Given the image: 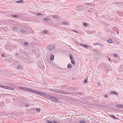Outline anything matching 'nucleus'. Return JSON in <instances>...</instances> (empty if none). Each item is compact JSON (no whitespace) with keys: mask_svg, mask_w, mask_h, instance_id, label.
<instances>
[{"mask_svg":"<svg viewBox=\"0 0 123 123\" xmlns=\"http://www.w3.org/2000/svg\"><path fill=\"white\" fill-rule=\"evenodd\" d=\"M107 42L109 43H111L112 42V40L111 39H109L108 40Z\"/></svg>","mask_w":123,"mask_h":123,"instance_id":"nucleus-17","label":"nucleus"},{"mask_svg":"<svg viewBox=\"0 0 123 123\" xmlns=\"http://www.w3.org/2000/svg\"><path fill=\"white\" fill-rule=\"evenodd\" d=\"M68 68L69 69H70L72 67V65L71 63H69L67 65Z\"/></svg>","mask_w":123,"mask_h":123,"instance_id":"nucleus-14","label":"nucleus"},{"mask_svg":"<svg viewBox=\"0 0 123 123\" xmlns=\"http://www.w3.org/2000/svg\"><path fill=\"white\" fill-rule=\"evenodd\" d=\"M11 16L13 17H17L18 18H19L20 17V16L18 15H11Z\"/></svg>","mask_w":123,"mask_h":123,"instance_id":"nucleus-13","label":"nucleus"},{"mask_svg":"<svg viewBox=\"0 0 123 123\" xmlns=\"http://www.w3.org/2000/svg\"><path fill=\"white\" fill-rule=\"evenodd\" d=\"M50 90L55 92H57L60 93L62 94H69L70 93L68 92H66L61 90L60 89H53L50 88L49 89Z\"/></svg>","mask_w":123,"mask_h":123,"instance_id":"nucleus-2","label":"nucleus"},{"mask_svg":"<svg viewBox=\"0 0 123 123\" xmlns=\"http://www.w3.org/2000/svg\"><path fill=\"white\" fill-rule=\"evenodd\" d=\"M82 92H78L77 93V95H79L80 94H82Z\"/></svg>","mask_w":123,"mask_h":123,"instance_id":"nucleus-33","label":"nucleus"},{"mask_svg":"<svg viewBox=\"0 0 123 123\" xmlns=\"http://www.w3.org/2000/svg\"><path fill=\"white\" fill-rule=\"evenodd\" d=\"M42 15V14L41 13H38L36 14V15L37 16H40V15Z\"/></svg>","mask_w":123,"mask_h":123,"instance_id":"nucleus-25","label":"nucleus"},{"mask_svg":"<svg viewBox=\"0 0 123 123\" xmlns=\"http://www.w3.org/2000/svg\"><path fill=\"white\" fill-rule=\"evenodd\" d=\"M11 115V114H8V116H9V117H12V116H11L10 115Z\"/></svg>","mask_w":123,"mask_h":123,"instance_id":"nucleus-39","label":"nucleus"},{"mask_svg":"<svg viewBox=\"0 0 123 123\" xmlns=\"http://www.w3.org/2000/svg\"><path fill=\"white\" fill-rule=\"evenodd\" d=\"M105 97L106 98H107L108 97V95L107 94H106L105 95Z\"/></svg>","mask_w":123,"mask_h":123,"instance_id":"nucleus-37","label":"nucleus"},{"mask_svg":"<svg viewBox=\"0 0 123 123\" xmlns=\"http://www.w3.org/2000/svg\"><path fill=\"white\" fill-rule=\"evenodd\" d=\"M78 96V97H80V96Z\"/></svg>","mask_w":123,"mask_h":123,"instance_id":"nucleus-47","label":"nucleus"},{"mask_svg":"<svg viewBox=\"0 0 123 123\" xmlns=\"http://www.w3.org/2000/svg\"><path fill=\"white\" fill-rule=\"evenodd\" d=\"M80 45L81 46L83 47H84L86 48H88L89 47V46L87 45L82 44H80Z\"/></svg>","mask_w":123,"mask_h":123,"instance_id":"nucleus-7","label":"nucleus"},{"mask_svg":"<svg viewBox=\"0 0 123 123\" xmlns=\"http://www.w3.org/2000/svg\"><path fill=\"white\" fill-rule=\"evenodd\" d=\"M69 56L70 59H71V60H72L73 59L72 55H71V54H69Z\"/></svg>","mask_w":123,"mask_h":123,"instance_id":"nucleus-18","label":"nucleus"},{"mask_svg":"<svg viewBox=\"0 0 123 123\" xmlns=\"http://www.w3.org/2000/svg\"><path fill=\"white\" fill-rule=\"evenodd\" d=\"M19 88L21 89L22 90L25 91H26L27 87H25L23 86H19Z\"/></svg>","mask_w":123,"mask_h":123,"instance_id":"nucleus-6","label":"nucleus"},{"mask_svg":"<svg viewBox=\"0 0 123 123\" xmlns=\"http://www.w3.org/2000/svg\"><path fill=\"white\" fill-rule=\"evenodd\" d=\"M25 105L26 106V107H28V104H26V105Z\"/></svg>","mask_w":123,"mask_h":123,"instance_id":"nucleus-42","label":"nucleus"},{"mask_svg":"<svg viewBox=\"0 0 123 123\" xmlns=\"http://www.w3.org/2000/svg\"><path fill=\"white\" fill-rule=\"evenodd\" d=\"M4 106V104L3 102H1L0 103V107H2Z\"/></svg>","mask_w":123,"mask_h":123,"instance_id":"nucleus-12","label":"nucleus"},{"mask_svg":"<svg viewBox=\"0 0 123 123\" xmlns=\"http://www.w3.org/2000/svg\"><path fill=\"white\" fill-rule=\"evenodd\" d=\"M16 55H18V54H17V53H16Z\"/></svg>","mask_w":123,"mask_h":123,"instance_id":"nucleus-45","label":"nucleus"},{"mask_svg":"<svg viewBox=\"0 0 123 123\" xmlns=\"http://www.w3.org/2000/svg\"><path fill=\"white\" fill-rule=\"evenodd\" d=\"M83 25L85 27H86L87 25L86 23H84L83 24Z\"/></svg>","mask_w":123,"mask_h":123,"instance_id":"nucleus-31","label":"nucleus"},{"mask_svg":"<svg viewBox=\"0 0 123 123\" xmlns=\"http://www.w3.org/2000/svg\"><path fill=\"white\" fill-rule=\"evenodd\" d=\"M87 79H85L84 81V83H87Z\"/></svg>","mask_w":123,"mask_h":123,"instance_id":"nucleus-30","label":"nucleus"},{"mask_svg":"<svg viewBox=\"0 0 123 123\" xmlns=\"http://www.w3.org/2000/svg\"><path fill=\"white\" fill-rule=\"evenodd\" d=\"M53 123H59V122H57V121H55V120H53Z\"/></svg>","mask_w":123,"mask_h":123,"instance_id":"nucleus-32","label":"nucleus"},{"mask_svg":"<svg viewBox=\"0 0 123 123\" xmlns=\"http://www.w3.org/2000/svg\"><path fill=\"white\" fill-rule=\"evenodd\" d=\"M71 62L72 64H75L74 62L73 59L72 60H71Z\"/></svg>","mask_w":123,"mask_h":123,"instance_id":"nucleus-24","label":"nucleus"},{"mask_svg":"<svg viewBox=\"0 0 123 123\" xmlns=\"http://www.w3.org/2000/svg\"><path fill=\"white\" fill-rule=\"evenodd\" d=\"M60 17L57 15H54L53 16V18H59Z\"/></svg>","mask_w":123,"mask_h":123,"instance_id":"nucleus-10","label":"nucleus"},{"mask_svg":"<svg viewBox=\"0 0 123 123\" xmlns=\"http://www.w3.org/2000/svg\"><path fill=\"white\" fill-rule=\"evenodd\" d=\"M74 31H75V32H76V33H77L78 32H77V31H75V30H74Z\"/></svg>","mask_w":123,"mask_h":123,"instance_id":"nucleus-43","label":"nucleus"},{"mask_svg":"<svg viewBox=\"0 0 123 123\" xmlns=\"http://www.w3.org/2000/svg\"><path fill=\"white\" fill-rule=\"evenodd\" d=\"M23 0H19L18 1H17L16 2V3H21L23 2Z\"/></svg>","mask_w":123,"mask_h":123,"instance_id":"nucleus-19","label":"nucleus"},{"mask_svg":"<svg viewBox=\"0 0 123 123\" xmlns=\"http://www.w3.org/2000/svg\"><path fill=\"white\" fill-rule=\"evenodd\" d=\"M20 31L22 33H24L25 32V31L24 29H20Z\"/></svg>","mask_w":123,"mask_h":123,"instance_id":"nucleus-15","label":"nucleus"},{"mask_svg":"<svg viewBox=\"0 0 123 123\" xmlns=\"http://www.w3.org/2000/svg\"><path fill=\"white\" fill-rule=\"evenodd\" d=\"M46 122L47 123H52L51 121L49 120H47Z\"/></svg>","mask_w":123,"mask_h":123,"instance_id":"nucleus-27","label":"nucleus"},{"mask_svg":"<svg viewBox=\"0 0 123 123\" xmlns=\"http://www.w3.org/2000/svg\"><path fill=\"white\" fill-rule=\"evenodd\" d=\"M18 28V27L17 26L13 28V29L14 30H16Z\"/></svg>","mask_w":123,"mask_h":123,"instance_id":"nucleus-26","label":"nucleus"},{"mask_svg":"<svg viewBox=\"0 0 123 123\" xmlns=\"http://www.w3.org/2000/svg\"><path fill=\"white\" fill-rule=\"evenodd\" d=\"M110 116L111 117H112V118H113L114 119H116L118 120V119L114 115H110Z\"/></svg>","mask_w":123,"mask_h":123,"instance_id":"nucleus-16","label":"nucleus"},{"mask_svg":"<svg viewBox=\"0 0 123 123\" xmlns=\"http://www.w3.org/2000/svg\"><path fill=\"white\" fill-rule=\"evenodd\" d=\"M80 123H85V122L84 121H81L80 122Z\"/></svg>","mask_w":123,"mask_h":123,"instance_id":"nucleus-38","label":"nucleus"},{"mask_svg":"<svg viewBox=\"0 0 123 123\" xmlns=\"http://www.w3.org/2000/svg\"><path fill=\"white\" fill-rule=\"evenodd\" d=\"M0 87L2 88H4L6 89V87L7 86H5L2 85H0Z\"/></svg>","mask_w":123,"mask_h":123,"instance_id":"nucleus-21","label":"nucleus"},{"mask_svg":"<svg viewBox=\"0 0 123 123\" xmlns=\"http://www.w3.org/2000/svg\"><path fill=\"white\" fill-rule=\"evenodd\" d=\"M87 8V7L85 6H82L78 7H77V9L80 11H81L83 10L84 8L86 9Z\"/></svg>","mask_w":123,"mask_h":123,"instance_id":"nucleus-4","label":"nucleus"},{"mask_svg":"<svg viewBox=\"0 0 123 123\" xmlns=\"http://www.w3.org/2000/svg\"><path fill=\"white\" fill-rule=\"evenodd\" d=\"M36 110L37 111L39 112L40 110L39 108H37L36 109Z\"/></svg>","mask_w":123,"mask_h":123,"instance_id":"nucleus-34","label":"nucleus"},{"mask_svg":"<svg viewBox=\"0 0 123 123\" xmlns=\"http://www.w3.org/2000/svg\"><path fill=\"white\" fill-rule=\"evenodd\" d=\"M114 56L115 57H116L117 56V55L116 53H115L114 54Z\"/></svg>","mask_w":123,"mask_h":123,"instance_id":"nucleus-36","label":"nucleus"},{"mask_svg":"<svg viewBox=\"0 0 123 123\" xmlns=\"http://www.w3.org/2000/svg\"><path fill=\"white\" fill-rule=\"evenodd\" d=\"M55 48V46L53 44L50 45L48 46V49L49 50H53Z\"/></svg>","mask_w":123,"mask_h":123,"instance_id":"nucleus-3","label":"nucleus"},{"mask_svg":"<svg viewBox=\"0 0 123 123\" xmlns=\"http://www.w3.org/2000/svg\"><path fill=\"white\" fill-rule=\"evenodd\" d=\"M108 59H109V60L110 61V58H108Z\"/></svg>","mask_w":123,"mask_h":123,"instance_id":"nucleus-46","label":"nucleus"},{"mask_svg":"<svg viewBox=\"0 0 123 123\" xmlns=\"http://www.w3.org/2000/svg\"><path fill=\"white\" fill-rule=\"evenodd\" d=\"M90 5L91 6H93V4L92 3H85V5Z\"/></svg>","mask_w":123,"mask_h":123,"instance_id":"nucleus-22","label":"nucleus"},{"mask_svg":"<svg viewBox=\"0 0 123 123\" xmlns=\"http://www.w3.org/2000/svg\"><path fill=\"white\" fill-rule=\"evenodd\" d=\"M100 45V46H104V45H103V44H102L101 45H100H100Z\"/></svg>","mask_w":123,"mask_h":123,"instance_id":"nucleus-44","label":"nucleus"},{"mask_svg":"<svg viewBox=\"0 0 123 123\" xmlns=\"http://www.w3.org/2000/svg\"><path fill=\"white\" fill-rule=\"evenodd\" d=\"M6 89L13 90L15 89L13 88L8 86H7V87H6Z\"/></svg>","mask_w":123,"mask_h":123,"instance_id":"nucleus-9","label":"nucleus"},{"mask_svg":"<svg viewBox=\"0 0 123 123\" xmlns=\"http://www.w3.org/2000/svg\"><path fill=\"white\" fill-rule=\"evenodd\" d=\"M28 43L27 42H25L24 43V44L25 45H27L28 44Z\"/></svg>","mask_w":123,"mask_h":123,"instance_id":"nucleus-28","label":"nucleus"},{"mask_svg":"<svg viewBox=\"0 0 123 123\" xmlns=\"http://www.w3.org/2000/svg\"><path fill=\"white\" fill-rule=\"evenodd\" d=\"M43 20H44L45 21H49V18H44Z\"/></svg>","mask_w":123,"mask_h":123,"instance_id":"nucleus-20","label":"nucleus"},{"mask_svg":"<svg viewBox=\"0 0 123 123\" xmlns=\"http://www.w3.org/2000/svg\"><path fill=\"white\" fill-rule=\"evenodd\" d=\"M48 32L47 31H43V33L44 34H46Z\"/></svg>","mask_w":123,"mask_h":123,"instance_id":"nucleus-35","label":"nucleus"},{"mask_svg":"<svg viewBox=\"0 0 123 123\" xmlns=\"http://www.w3.org/2000/svg\"><path fill=\"white\" fill-rule=\"evenodd\" d=\"M4 54H3V53L2 54H1V56H2V57H4Z\"/></svg>","mask_w":123,"mask_h":123,"instance_id":"nucleus-40","label":"nucleus"},{"mask_svg":"<svg viewBox=\"0 0 123 123\" xmlns=\"http://www.w3.org/2000/svg\"><path fill=\"white\" fill-rule=\"evenodd\" d=\"M68 23V22H63L62 23V24H64L65 25H66Z\"/></svg>","mask_w":123,"mask_h":123,"instance_id":"nucleus-29","label":"nucleus"},{"mask_svg":"<svg viewBox=\"0 0 123 123\" xmlns=\"http://www.w3.org/2000/svg\"><path fill=\"white\" fill-rule=\"evenodd\" d=\"M54 55H52L51 56L50 59L52 61L54 59Z\"/></svg>","mask_w":123,"mask_h":123,"instance_id":"nucleus-11","label":"nucleus"},{"mask_svg":"<svg viewBox=\"0 0 123 123\" xmlns=\"http://www.w3.org/2000/svg\"><path fill=\"white\" fill-rule=\"evenodd\" d=\"M116 106L118 108H123V105H116Z\"/></svg>","mask_w":123,"mask_h":123,"instance_id":"nucleus-8","label":"nucleus"},{"mask_svg":"<svg viewBox=\"0 0 123 123\" xmlns=\"http://www.w3.org/2000/svg\"><path fill=\"white\" fill-rule=\"evenodd\" d=\"M26 91L35 93L38 95L45 97L46 98L54 102H56L58 100L57 98L55 97L46 94L44 93L39 92L29 88L27 87Z\"/></svg>","mask_w":123,"mask_h":123,"instance_id":"nucleus-1","label":"nucleus"},{"mask_svg":"<svg viewBox=\"0 0 123 123\" xmlns=\"http://www.w3.org/2000/svg\"><path fill=\"white\" fill-rule=\"evenodd\" d=\"M21 66H22L21 65H19L17 66H16L15 67V68H16L17 70H21L22 69V68L21 67Z\"/></svg>","mask_w":123,"mask_h":123,"instance_id":"nucleus-5","label":"nucleus"},{"mask_svg":"<svg viewBox=\"0 0 123 123\" xmlns=\"http://www.w3.org/2000/svg\"><path fill=\"white\" fill-rule=\"evenodd\" d=\"M88 11H90V10H88Z\"/></svg>","mask_w":123,"mask_h":123,"instance_id":"nucleus-48","label":"nucleus"},{"mask_svg":"<svg viewBox=\"0 0 123 123\" xmlns=\"http://www.w3.org/2000/svg\"><path fill=\"white\" fill-rule=\"evenodd\" d=\"M96 45H100V44L99 43H96Z\"/></svg>","mask_w":123,"mask_h":123,"instance_id":"nucleus-41","label":"nucleus"},{"mask_svg":"<svg viewBox=\"0 0 123 123\" xmlns=\"http://www.w3.org/2000/svg\"><path fill=\"white\" fill-rule=\"evenodd\" d=\"M111 93H113L114 94H116L117 95V93L115 91H111Z\"/></svg>","mask_w":123,"mask_h":123,"instance_id":"nucleus-23","label":"nucleus"}]
</instances>
